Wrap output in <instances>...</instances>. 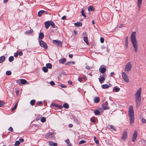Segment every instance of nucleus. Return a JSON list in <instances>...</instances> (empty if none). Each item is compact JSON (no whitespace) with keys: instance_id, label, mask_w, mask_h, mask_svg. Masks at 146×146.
<instances>
[{"instance_id":"f257e3e1","label":"nucleus","mask_w":146,"mask_h":146,"mask_svg":"<svg viewBox=\"0 0 146 146\" xmlns=\"http://www.w3.org/2000/svg\"><path fill=\"white\" fill-rule=\"evenodd\" d=\"M135 34V32H132L131 35L130 39L134 50L135 52H137L138 50V44L136 40Z\"/></svg>"},{"instance_id":"f03ea898","label":"nucleus","mask_w":146,"mask_h":146,"mask_svg":"<svg viewBox=\"0 0 146 146\" xmlns=\"http://www.w3.org/2000/svg\"><path fill=\"white\" fill-rule=\"evenodd\" d=\"M141 88H140L135 94V99L137 108H139L141 102Z\"/></svg>"},{"instance_id":"7ed1b4c3","label":"nucleus","mask_w":146,"mask_h":146,"mask_svg":"<svg viewBox=\"0 0 146 146\" xmlns=\"http://www.w3.org/2000/svg\"><path fill=\"white\" fill-rule=\"evenodd\" d=\"M134 111L133 108L132 106H129V111L128 115L130 117L129 120L130 123L131 124L134 123V118L133 117Z\"/></svg>"},{"instance_id":"20e7f679","label":"nucleus","mask_w":146,"mask_h":146,"mask_svg":"<svg viewBox=\"0 0 146 146\" xmlns=\"http://www.w3.org/2000/svg\"><path fill=\"white\" fill-rule=\"evenodd\" d=\"M132 64L130 62L127 63L125 67V71L127 72H129L131 70Z\"/></svg>"},{"instance_id":"39448f33","label":"nucleus","mask_w":146,"mask_h":146,"mask_svg":"<svg viewBox=\"0 0 146 146\" xmlns=\"http://www.w3.org/2000/svg\"><path fill=\"white\" fill-rule=\"evenodd\" d=\"M122 77V78L126 82H129V79L127 74L124 72H122L121 73Z\"/></svg>"},{"instance_id":"423d86ee","label":"nucleus","mask_w":146,"mask_h":146,"mask_svg":"<svg viewBox=\"0 0 146 146\" xmlns=\"http://www.w3.org/2000/svg\"><path fill=\"white\" fill-rule=\"evenodd\" d=\"M53 43L54 45H57L59 47H60L62 45V42L61 41L58 40H53Z\"/></svg>"},{"instance_id":"0eeeda50","label":"nucleus","mask_w":146,"mask_h":146,"mask_svg":"<svg viewBox=\"0 0 146 146\" xmlns=\"http://www.w3.org/2000/svg\"><path fill=\"white\" fill-rule=\"evenodd\" d=\"M39 42L40 45L41 46L44 48L45 49H47L48 46L46 43L44 42L42 40H40L39 41Z\"/></svg>"},{"instance_id":"6e6552de","label":"nucleus","mask_w":146,"mask_h":146,"mask_svg":"<svg viewBox=\"0 0 146 146\" xmlns=\"http://www.w3.org/2000/svg\"><path fill=\"white\" fill-rule=\"evenodd\" d=\"M46 138L48 139H53L54 137L53 133L52 132H49V133H47L46 135Z\"/></svg>"},{"instance_id":"1a4fd4ad","label":"nucleus","mask_w":146,"mask_h":146,"mask_svg":"<svg viewBox=\"0 0 146 146\" xmlns=\"http://www.w3.org/2000/svg\"><path fill=\"white\" fill-rule=\"evenodd\" d=\"M127 131L125 130L123 132V135L121 137V139L124 141H125L127 138Z\"/></svg>"},{"instance_id":"9d476101","label":"nucleus","mask_w":146,"mask_h":146,"mask_svg":"<svg viewBox=\"0 0 146 146\" xmlns=\"http://www.w3.org/2000/svg\"><path fill=\"white\" fill-rule=\"evenodd\" d=\"M108 104L107 101L104 102L102 105V109L104 110L108 109L109 107L108 106Z\"/></svg>"},{"instance_id":"9b49d317","label":"nucleus","mask_w":146,"mask_h":146,"mask_svg":"<svg viewBox=\"0 0 146 146\" xmlns=\"http://www.w3.org/2000/svg\"><path fill=\"white\" fill-rule=\"evenodd\" d=\"M137 135V131H135L134 132L133 135L132 139V141L134 142L136 139Z\"/></svg>"},{"instance_id":"f8f14e48","label":"nucleus","mask_w":146,"mask_h":146,"mask_svg":"<svg viewBox=\"0 0 146 146\" xmlns=\"http://www.w3.org/2000/svg\"><path fill=\"white\" fill-rule=\"evenodd\" d=\"M44 25L45 28L46 29H48L50 25V21H46L44 23Z\"/></svg>"},{"instance_id":"ddd939ff","label":"nucleus","mask_w":146,"mask_h":146,"mask_svg":"<svg viewBox=\"0 0 146 146\" xmlns=\"http://www.w3.org/2000/svg\"><path fill=\"white\" fill-rule=\"evenodd\" d=\"M99 80L100 82L101 83H102L104 82L105 80V78L104 77H101L100 76V77L99 78Z\"/></svg>"},{"instance_id":"4468645a","label":"nucleus","mask_w":146,"mask_h":146,"mask_svg":"<svg viewBox=\"0 0 146 146\" xmlns=\"http://www.w3.org/2000/svg\"><path fill=\"white\" fill-rule=\"evenodd\" d=\"M49 145L51 146H57V143H54L52 141H50L49 142Z\"/></svg>"},{"instance_id":"2eb2a0df","label":"nucleus","mask_w":146,"mask_h":146,"mask_svg":"<svg viewBox=\"0 0 146 146\" xmlns=\"http://www.w3.org/2000/svg\"><path fill=\"white\" fill-rule=\"evenodd\" d=\"M99 70L100 72L102 74L104 73L106 71V69L105 68H100Z\"/></svg>"},{"instance_id":"dca6fc26","label":"nucleus","mask_w":146,"mask_h":146,"mask_svg":"<svg viewBox=\"0 0 146 146\" xmlns=\"http://www.w3.org/2000/svg\"><path fill=\"white\" fill-rule=\"evenodd\" d=\"M66 59L65 58H63L59 60V62L61 64H63L66 61Z\"/></svg>"},{"instance_id":"f3484780","label":"nucleus","mask_w":146,"mask_h":146,"mask_svg":"<svg viewBox=\"0 0 146 146\" xmlns=\"http://www.w3.org/2000/svg\"><path fill=\"white\" fill-rule=\"evenodd\" d=\"M21 83L22 84H25L27 83V81L25 79H20Z\"/></svg>"},{"instance_id":"a211bd4d","label":"nucleus","mask_w":146,"mask_h":146,"mask_svg":"<svg viewBox=\"0 0 146 146\" xmlns=\"http://www.w3.org/2000/svg\"><path fill=\"white\" fill-rule=\"evenodd\" d=\"M74 25L76 27H81L82 24V23L80 22H78L74 23Z\"/></svg>"},{"instance_id":"6ab92c4d","label":"nucleus","mask_w":146,"mask_h":146,"mask_svg":"<svg viewBox=\"0 0 146 146\" xmlns=\"http://www.w3.org/2000/svg\"><path fill=\"white\" fill-rule=\"evenodd\" d=\"M142 2V0H137V5L139 9L141 7Z\"/></svg>"},{"instance_id":"aec40b11","label":"nucleus","mask_w":146,"mask_h":146,"mask_svg":"<svg viewBox=\"0 0 146 146\" xmlns=\"http://www.w3.org/2000/svg\"><path fill=\"white\" fill-rule=\"evenodd\" d=\"M33 32V29H31L29 31H26L25 34L26 35H30L31 33Z\"/></svg>"},{"instance_id":"412c9836","label":"nucleus","mask_w":146,"mask_h":146,"mask_svg":"<svg viewBox=\"0 0 146 146\" xmlns=\"http://www.w3.org/2000/svg\"><path fill=\"white\" fill-rule=\"evenodd\" d=\"M44 10H40V11L38 12V16L40 17L44 13Z\"/></svg>"},{"instance_id":"4be33fe9","label":"nucleus","mask_w":146,"mask_h":146,"mask_svg":"<svg viewBox=\"0 0 146 146\" xmlns=\"http://www.w3.org/2000/svg\"><path fill=\"white\" fill-rule=\"evenodd\" d=\"M44 37V35L42 33H40L39 35V39H42Z\"/></svg>"},{"instance_id":"5701e85b","label":"nucleus","mask_w":146,"mask_h":146,"mask_svg":"<svg viewBox=\"0 0 146 146\" xmlns=\"http://www.w3.org/2000/svg\"><path fill=\"white\" fill-rule=\"evenodd\" d=\"M94 113L95 115H99L100 114V111L98 110H96L94 111Z\"/></svg>"},{"instance_id":"b1692460","label":"nucleus","mask_w":146,"mask_h":146,"mask_svg":"<svg viewBox=\"0 0 146 146\" xmlns=\"http://www.w3.org/2000/svg\"><path fill=\"white\" fill-rule=\"evenodd\" d=\"M5 60V57L3 56L0 57V63L3 62Z\"/></svg>"},{"instance_id":"393cba45","label":"nucleus","mask_w":146,"mask_h":146,"mask_svg":"<svg viewBox=\"0 0 146 146\" xmlns=\"http://www.w3.org/2000/svg\"><path fill=\"white\" fill-rule=\"evenodd\" d=\"M88 10L89 11H94V8L93 6H90L88 8Z\"/></svg>"},{"instance_id":"a878e982","label":"nucleus","mask_w":146,"mask_h":146,"mask_svg":"<svg viewBox=\"0 0 146 146\" xmlns=\"http://www.w3.org/2000/svg\"><path fill=\"white\" fill-rule=\"evenodd\" d=\"M100 100V98L99 97H97L95 98L94 102V103H98L99 102Z\"/></svg>"},{"instance_id":"bb28decb","label":"nucleus","mask_w":146,"mask_h":146,"mask_svg":"<svg viewBox=\"0 0 146 146\" xmlns=\"http://www.w3.org/2000/svg\"><path fill=\"white\" fill-rule=\"evenodd\" d=\"M50 25L52 28H55L56 27L54 23L51 21H50Z\"/></svg>"},{"instance_id":"cd10ccee","label":"nucleus","mask_w":146,"mask_h":146,"mask_svg":"<svg viewBox=\"0 0 146 146\" xmlns=\"http://www.w3.org/2000/svg\"><path fill=\"white\" fill-rule=\"evenodd\" d=\"M110 86L107 84L102 85V87L103 89L108 88H109Z\"/></svg>"},{"instance_id":"c85d7f7f","label":"nucleus","mask_w":146,"mask_h":146,"mask_svg":"<svg viewBox=\"0 0 146 146\" xmlns=\"http://www.w3.org/2000/svg\"><path fill=\"white\" fill-rule=\"evenodd\" d=\"M120 90V88L117 86H115L113 88V91L114 90H115V92H118Z\"/></svg>"},{"instance_id":"c756f323","label":"nucleus","mask_w":146,"mask_h":146,"mask_svg":"<svg viewBox=\"0 0 146 146\" xmlns=\"http://www.w3.org/2000/svg\"><path fill=\"white\" fill-rule=\"evenodd\" d=\"M46 67L47 68H48L49 69H51L52 68V65L50 63H47L46 64Z\"/></svg>"},{"instance_id":"7c9ffc66","label":"nucleus","mask_w":146,"mask_h":146,"mask_svg":"<svg viewBox=\"0 0 146 146\" xmlns=\"http://www.w3.org/2000/svg\"><path fill=\"white\" fill-rule=\"evenodd\" d=\"M94 140L95 142V143L97 145H99V141L98 139H97L96 137L95 136H94Z\"/></svg>"},{"instance_id":"2f4dec72","label":"nucleus","mask_w":146,"mask_h":146,"mask_svg":"<svg viewBox=\"0 0 146 146\" xmlns=\"http://www.w3.org/2000/svg\"><path fill=\"white\" fill-rule=\"evenodd\" d=\"M84 41L87 44H89V43L88 41V38L86 37H84L83 38Z\"/></svg>"},{"instance_id":"473e14b6","label":"nucleus","mask_w":146,"mask_h":146,"mask_svg":"<svg viewBox=\"0 0 146 146\" xmlns=\"http://www.w3.org/2000/svg\"><path fill=\"white\" fill-rule=\"evenodd\" d=\"M42 70L44 72H47L48 71V69L46 67H44L42 68Z\"/></svg>"},{"instance_id":"72a5a7b5","label":"nucleus","mask_w":146,"mask_h":146,"mask_svg":"<svg viewBox=\"0 0 146 146\" xmlns=\"http://www.w3.org/2000/svg\"><path fill=\"white\" fill-rule=\"evenodd\" d=\"M63 107L67 109L69 108V105L67 103H65L63 104Z\"/></svg>"},{"instance_id":"f704fd0d","label":"nucleus","mask_w":146,"mask_h":146,"mask_svg":"<svg viewBox=\"0 0 146 146\" xmlns=\"http://www.w3.org/2000/svg\"><path fill=\"white\" fill-rule=\"evenodd\" d=\"M18 105V103H15L14 107L11 110V111H13L16 109Z\"/></svg>"},{"instance_id":"c9c22d12","label":"nucleus","mask_w":146,"mask_h":146,"mask_svg":"<svg viewBox=\"0 0 146 146\" xmlns=\"http://www.w3.org/2000/svg\"><path fill=\"white\" fill-rule=\"evenodd\" d=\"M40 121L42 123H44L46 121V118L45 117H42L40 119Z\"/></svg>"},{"instance_id":"e433bc0d","label":"nucleus","mask_w":146,"mask_h":146,"mask_svg":"<svg viewBox=\"0 0 146 146\" xmlns=\"http://www.w3.org/2000/svg\"><path fill=\"white\" fill-rule=\"evenodd\" d=\"M14 60V57L13 56H11L9 58V60L10 62H12Z\"/></svg>"},{"instance_id":"4c0bfd02","label":"nucleus","mask_w":146,"mask_h":146,"mask_svg":"<svg viewBox=\"0 0 146 146\" xmlns=\"http://www.w3.org/2000/svg\"><path fill=\"white\" fill-rule=\"evenodd\" d=\"M20 144V141H16L15 144V146H17L19 145Z\"/></svg>"},{"instance_id":"58836bf2","label":"nucleus","mask_w":146,"mask_h":146,"mask_svg":"<svg viewBox=\"0 0 146 146\" xmlns=\"http://www.w3.org/2000/svg\"><path fill=\"white\" fill-rule=\"evenodd\" d=\"M6 74L8 76H10L11 74V72L10 71H7L6 72Z\"/></svg>"},{"instance_id":"ea45409f","label":"nucleus","mask_w":146,"mask_h":146,"mask_svg":"<svg viewBox=\"0 0 146 146\" xmlns=\"http://www.w3.org/2000/svg\"><path fill=\"white\" fill-rule=\"evenodd\" d=\"M35 102V100H33L30 102V104L32 106H33Z\"/></svg>"},{"instance_id":"a19ab883","label":"nucleus","mask_w":146,"mask_h":146,"mask_svg":"<svg viewBox=\"0 0 146 146\" xmlns=\"http://www.w3.org/2000/svg\"><path fill=\"white\" fill-rule=\"evenodd\" d=\"M81 13L82 16H83L85 18L86 17V16L84 13V11L83 9L82 10Z\"/></svg>"},{"instance_id":"79ce46f5","label":"nucleus","mask_w":146,"mask_h":146,"mask_svg":"<svg viewBox=\"0 0 146 146\" xmlns=\"http://www.w3.org/2000/svg\"><path fill=\"white\" fill-rule=\"evenodd\" d=\"M86 141L83 140H82L80 141L79 142V145H80L81 144H83L86 142Z\"/></svg>"},{"instance_id":"37998d69","label":"nucleus","mask_w":146,"mask_h":146,"mask_svg":"<svg viewBox=\"0 0 146 146\" xmlns=\"http://www.w3.org/2000/svg\"><path fill=\"white\" fill-rule=\"evenodd\" d=\"M110 128L111 129H112L114 131H115L116 130V129L115 128V127L114 126H113V125H110Z\"/></svg>"},{"instance_id":"c03bdc74","label":"nucleus","mask_w":146,"mask_h":146,"mask_svg":"<svg viewBox=\"0 0 146 146\" xmlns=\"http://www.w3.org/2000/svg\"><path fill=\"white\" fill-rule=\"evenodd\" d=\"M51 105L53 106H54V107H56V108H57V107H58V105L57 104H56L55 103H52L51 104Z\"/></svg>"},{"instance_id":"a18cd8bd","label":"nucleus","mask_w":146,"mask_h":146,"mask_svg":"<svg viewBox=\"0 0 146 146\" xmlns=\"http://www.w3.org/2000/svg\"><path fill=\"white\" fill-rule=\"evenodd\" d=\"M4 103L3 101L0 100V107L3 106L4 104Z\"/></svg>"},{"instance_id":"49530a36","label":"nucleus","mask_w":146,"mask_h":146,"mask_svg":"<svg viewBox=\"0 0 146 146\" xmlns=\"http://www.w3.org/2000/svg\"><path fill=\"white\" fill-rule=\"evenodd\" d=\"M72 63H73V62L69 61V62H68L67 63H66V65H70V64H72Z\"/></svg>"},{"instance_id":"de8ad7c7","label":"nucleus","mask_w":146,"mask_h":146,"mask_svg":"<svg viewBox=\"0 0 146 146\" xmlns=\"http://www.w3.org/2000/svg\"><path fill=\"white\" fill-rule=\"evenodd\" d=\"M100 41L101 43H103L104 41V39L103 38L101 37L100 38Z\"/></svg>"},{"instance_id":"09e8293b","label":"nucleus","mask_w":146,"mask_h":146,"mask_svg":"<svg viewBox=\"0 0 146 146\" xmlns=\"http://www.w3.org/2000/svg\"><path fill=\"white\" fill-rule=\"evenodd\" d=\"M50 84L52 86H54V85H55V83H54V82L52 81L50 82Z\"/></svg>"},{"instance_id":"8fccbe9b","label":"nucleus","mask_w":146,"mask_h":146,"mask_svg":"<svg viewBox=\"0 0 146 146\" xmlns=\"http://www.w3.org/2000/svg\"><path fill=\"white\" fill-rule=\"evenodd\" d=\"M8 130L9 131H11V132H12L13 131V128L12 127H10L8 129Z\"/></svg>"},{"instance_id":"3c124183","label":"nucleus","mask_w":146,"mask_h":146,"mask_svg":"<svg viewBox=\"0 0 146 146\" xmlns=\"http://www.w3.org/2000/svg\"><path fill=\"white\" fill-rule=\"evenodd\" d=\"M42 104V103L41 101H40L38 102L36 104L38 105H40L41 104Z\"/></svg>"},{"instance_id":"603ef678","label":"nucleus","mask_w":146,"mask_h":146,"mask_svg":"<svg viewBox=\"0 0 146 146\" xmlns=\"http://www.w3.org/2000/svg\"><path fill=\"white\" fill-rule=\"evenodd\" d=\"M60 86L62 88H65L66 87V85L62 84H61L60 85Z\"/></svg>"},{"instance_id":"864d4df0","label":"nucleus","mask_w":146,"mask_h":146,"mask_svg":"<svg viewBox=\"0 0 146 146\" xmlns=\"http://www.w3.org/2000/svg\"><path fill=\"white\" fill-rule=\"evenodd\" d=\"M142 122L143 123H146V120L144 118L142 119Z\"/></svg>"},{"instance_id":"5fc2aeb1","label":"nucleus","mask_w":146,"mask_h":146,"mask_svg":"<svg viewBox=\"0 0 146 146\" xmlns=\"http://www.w3.org/2000/svg\"><path fill=\"white\" fill-rule=\"evenodd\" d=\"M18 52H16L15 53V54L14 55V56L15 57H17L18 56Z\"/></svg>"},{"instance_id":"6e6d98bb","label":"nucleus","mask_w":146,"mask_h":146,"mask_svg":"<svg viewBox=\"0 0 146 146\" xmlns=\"http://www.w3.org/2000/svg\"><path fill=\"white\" fill-rule=\"evenodd\" d=\"M18 54L19 55V56H21L23 54V52H18Z\"/></svg>"},{"instance_id":"4d7b16f0","label":"nucleus","mask_w":146,"mask_h":146,"mask_svg":"<svg viewBox=\"0 0 146 146\" xmlns=\"http://www.w3.org/2000/svg\"><path fill=\"white\" fill-rule=\"evenodd\" d=\"M68 144L70 143V141L69 139H68L65 141Z\"/></svg>"},{"instance_id":"13d9d810","label":"nucleus","mask_w":146,"mask_h":146,"mask_svg":"<svg viewBox=\"0 0 146 146\" xmlns=\"http://www.w3.org/2000/svg\"><path fill=\"white\" fill-rule=\"evenodd\" d=\"M83 79V78H82V77H79L78 78V80L80 82H81V81Z\"/></svg>"},{"instance_id":"bf43d9fd","label":"nucleus","mask_w":146,"mask_h":146,"mask_svg":"<svg viewBox=\"0 0 146 146\" xmlns=\"http://www.w3.org/2000/svg\"><path fill=\"white\" fill-rule=\"evenodd\" d=\"M125 43H128V37L127 36L125 38Z\"/></svg>"},{"instance_id":"052dcab7","label":"nucleus","mask_w":146,"mask_h":146,"mask_svg":"<svg viewBox=\"0 0 146 146\" xmlns=\"http://www.w3.org/2000/svg\"><path fill=\"white\" fill-rule=\"evenodd\" d=\"M19 140L20 141H19L21 142H23L24 141V140L23 139H22V138H20L19 139Z\"/></svg>"},{"instance_id":"680f3d73","label":"nucleus","mask_w":146,"mask_h":146,"mask_svg":"<svg viewBox=\"0 0 146 146\" xmlns=\"http://www.w3.org/2000/svg\"><path fill=\"white\" fill-rule=\"evenodd\" d=\"M66 19V17L65 16H64L62 17V20H65Z\"/></svg>"},{"instance_id":"e2e57ef3","label":"nucleus","mask_w":146,"mask_h":146,"mask_svg":"<svg viewBox=\"0 0 146 146\" xmlns=\"http://www.w3.org/2000/svg\"><path fill=\"white\" fill-rule=\"evenodd\" d=\"M73 56V55L72 54H69V57L70 58H72V57Z\"/></svg>"},{"instance_id":"0e129e2a","label":"nucleus","mask_w":146,"mask_h":146,"mask_svg":"<svg viewBox=\"0 0 146 146\" xmlns=\"http://www.w3.org/2000/svg\"><path fill=\"white\" fill-rule=\"evenodd\" d=\"M58 107H57V108H59L60 109H62V106L61 105H58Z\"/></svg>"},{"instance_id":"69168bd1","label":"nucleus","mask_w":146,"mask_h":146,"mask_svg":"<svg viewBox=\"0 0 146 146\" xmlns=\"http://www.w3.org/2000/svg\"><path fill=\"white\" fill-rule=\"evenodd\" d=\"M90 120L92 121V122H95V120L94 119H93L92 118H91L90 119Z\"/></svg>"},{"instance_id":"338daca9","label":"nucleus","mask_w":146,"mask_h":146,"mask_svg":"<svg viewBox=\"0 0 146 146\" xmlns=\"http://www.w3.org/2000/svg\"><path fill=\"white\" fill-rule=\"evenodd\" d=\"M86 69H90V67L88 66H86Z\"/></svg>"},{"instance_id":"774afa93","label":"nucleus","mask_w":146,"mask_h":146,"mask_svg":"<svg viewBox=\"0 0 146 146\" xmlns=\"http://www.w3.org/2000/svg\"><path fill=\"white\" fill-rule=\"evenodd\" d=\"M68 82L69 84H72V82L71 81H68Z\"/></svg>"}]
</instances>
